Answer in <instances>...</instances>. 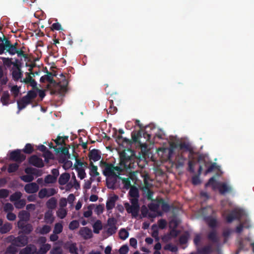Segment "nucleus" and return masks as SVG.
Segmentation results:
<instances>
[{"mask_svg":"<svg viewBox=\"0 0 254 254\" xmlns=\"http://www.w3.org/2000/svg\"><path fill=\"white\" fill-rule=\"evenodd\" d=\"M209 186H211L214 190L218 189L219 193L223 195L231 193L233 191V188L230 185L225 182H216L214 177L210 178L206 183V187Z\"/></svg>","mask_w":254,"mask_h":254,"instance_id":"1","label":"nucleus"},{"mask_svg":"<svg viewBox=\"0 0 254 254\" xmlns=\"http://www.w3.org/2000/svg\"><path fill=\"white\" fill-rule=\"evenodd\" d=\"M131 204L128 202L125 203V207L126 211L129 214H131L132 218H137L140 209V206L138 200L136 199H130Z\"/></svg>","mask_w":254,"mask_h":254,"instance_id":"2","label":"nucleus"},{"mask_svg":"<svg viewBox=\"0 0 254 254\" xmlns=\"http://www.w3.org/2000/svg\"><path fill=\"white\" fill-rule=\"evenodd\" d=\"M4 37V43H0V55L2 54L4 51L8 52L11 55H14L17 52V48L14 45H12L10 41L8 39Z\"/></svg>","mask_w":254,"mask_h":254,"instance_id":"3","label":"nucleus"},{"mask_svg":"<svg viewBox=\"0 0 254 254\" xmlns=\"http://www.w3.org/2000/svg\"><path fill=\"white\" fill-rule=\"evenodd\" d=\"M174 147L173 144H171L170 147L161 148L158 150V154L161 153V155L163 160L167 161L171 159L174 153Z\"/></svg>","mask_w":254,"mask_h":254,"instance_id":"4","label":"nucleus"},{"mask_svg":"<svg viewBox=\"0 0 254 254\" xmlns=\"http://www.w3.org/2000/svg\"><path fill=\"white\" fill-rule=\"evenodd\" d=\"M9 159L10 160L20 163L26 159V156L21 153V150L16 149L12 151L9 154Z\"/></svg>","mask_w":254,"mask_h":254,"instance_id":"5","label":"nucleus"},{"mask_svg":"<svg viewBox=\"0 0 254 254\" xmlns=\"http://www.w3.org/2000/svg\"><path fill=\"white\" fill-rule=\"evenodd\" d=\"M28 243V238L25 235H21L14 238L11 242L13 245L18 247H22L26 246Z\"/></svg>","mask_w":254,"mask_h":254,"instance_id":"6","label":"nucleus"},{"mask_svg":"<svg viewBox=\"0 0 254 254\" xmlns=\"http://www.w3.org/2000/svg\"><path fill=\"white\" fill-rule=\"evenodd\" d=\"M120 165L123 168L127 169L130 167L131 158L126 153L122 152L120 155Z\"/></svg>","mask_w":254,"mask_h":254,"instance_id":"7","label":"nucleus"},{"mask_svg":"<svg viewBox=\"0 0 254 254\" xmlns=\"http://www.w3.org/2000/svg\"><path fill=\"white\" fill-rule=\"evenodd\" d=\"M241 217L242 212L240 211L233 210L226 216L225 219L227 223H230L235 220L240 221Z\"/></svg>","mask_w":254,"mask_h":254,"instance_id":"8","label":"nucleus"},{"mask_svg":"<svg viewBox=\"0 0 254 254\" xmlns=\"http://www.w3.org/2000/svg\"><path fill=\"white\" fill-rule=\"evenodd\" d=\"M114 165L111 163L106 164V167L103 171V174L107 177H119V179H121V177L119 176L114 171Z\"/></svg>","mask_w":254,"mask_h":254,"instance_id":"9","label":"nucleus"},{"mask_svg":"<svg viewBox=\"0 0 254 254\" xmlns=\"http://www.w3.org/2000/svg\"><path fill=\"white\" fill-rule=\"evenodd\" d=\"M8 62L11 63V61L7 59ZM12 64L16 67V69H13L12 72V77L14 80L17 81L22 76V72L20 69V66L17 63H12Z\"/></svg>","mask_w":254,"mask_h":254,"instance_id":"10","label":"nucleus"},{"mask_svg":"<svg viewBox=\"0 0 254 254\" xmlns=\"http://www.w3.org/2000/svg\"><path fill=\"white\" fill-rule=\"evenodd\" d=\"M61 77H63V79L58 82L57 85L60 87L59 90V94H63L67 91V87L68 84V81L66 79L63 73L60 74Z\"/></svg>","mask_w":254,"mask_h":254,"instance_id":"11","label":"nucleus"},{"mask_svg":"<svg viewBox=\"0 0 254 254\" xmlns=\"http://www.w3.org/2000/svg\"><path fill=\"white\" fill-rule=\"evenodd\" d=\"M29 163L38 168H42L44 166L42 159L35 155L29 158Z\"/></svg>","mask_w":254,"mask_h":254,"instance_id":"12","label":"nucleus"},{"mask_svg":"<svg viewBox=\"0 0 254 254\" xmlns=\"http://www.w3.org/2000/svg\"><path fill=\"white\" fill-rule=\"evenodd\" d=\"M151 202L148 205L149 210L154 212H157L159 215H161V212L158 211L160 206V198H156L151 200Z\"/></svg>","mask_w":254,"mask_h":254,"instance_id":"13","label":"nucleus"},{"mask_svg":"<svg viewBox=\"0 0 254 254\" xmlns=\"http://www.w3.org/2000/svg\"><path fill=\"white\" fill-rule=\"evenodd\" d=\"M79 234L84 240L90 239L93 236L91 230L87 227L81 228L79 231Z\"/></svg>","mask_w":254,"mask_h":254,"instance_id":"14","label":"nucleus"},{"mask_svg":"<svg viewBox=\"0 0 254 254\" xmlns=\"http://www.w3.org/2000/svg\"><path fill=\"white\" fill-rule=\"evenodd\" d=\"M47 73L46 75L42 76L40 79V81L41 83H44L46 81H48L50 83L52 84H56L57 83L56 81L53 79V76H56V74H53L51 72L48 71L47 68L46 67Z\"/></svg>","mask_w":254,"mask_h":254,"instance_id":"15","label":"nucleus"},{"mask_svg":"<svg viewBox=\"0 0 254 254\" xmlns=\"http://www.w3.org/2000/svg\"><path fill=\"white\" fill-rule=\"evenodd\" d=\"M39 188V186L36 183H31L25 186L24 190L28 193H34L38 190Z\"/></svg>","mask_w":254,"mask_h":254,"instance_id":"16","label":"nucleus"},{"mask_svg":"<svg viewBox=\"0 0 254 254\" xmlns=\"http://www.w3.org/2000/svg\"><path fill=\"white\" fill-rule=\"evenodd\" d=\"M88 156L90 161L96 162L101 159V152L98 149H93L89 151Z\"/></svg>","mask_w":254,"mask_h":254,"instance_id":"17","label":"nucleus"},{"mask_svg":"<svg viewBox=\"0 0 254 254\" xmlns=\"http://www.w3.org/2000/svg\"><path fill=\"white\" fill-rule=\"evenodd\" d=\"M64 248L68 250L71 254H78V248L76 246V244L75 243L67 242L65 244Z\"/></svg>","mask_w":254,"mask_h":254,"instance_id":"18","label":"nucleus"},{"mask_svg":"<svg viewBox=\"0 0 254 254\" xmlns=\"http://www.w3.org/2000/svg\"><path fill=\"white\" fill-rule=\"evenodd\" d=\"M128 194L130 197H131V199H136L138 201L139 197V190L136 187L132 186L130 187Z\"/></svg>","mask_w":254,"mask_h":254,"instance_id":"19","label":"nucleus"},{"mask_svg":"<svg viewBox=\"0 0 254 254\" xmlns=\"http://www.w3.org/2000/svg\"><path fill=\"white\" fill-rule=\"evenodd\" d=\"M118 198V196L115 195L114 196L111 197L107 200L106 207L108 210H111L115 207V202Z\"/></svg>","mask_w":254,"mask_h":254,"instance_id":"20","label":"nucleus"},{"mask_svg":"<svg viewBox=\"0 0 254 254\" xmlns=\"http://www.w3.org/2000/svg\"><path fill=\"white\" fill-rule=\"evenodd\" d=\"M70 179V175L68 173H64L61 175L59 179V183L61 185H65Z\"/></svg>","mask_w":254,"mask_h":254,"instance_id":"21","label":"nucleus"},{"mask_svg":"<svg viewBox=\"0 0 254 254\" xmlns=\"http://www.w3.org/2000/svg\"><path fill=\"white\" fill-rule=\"evenodd\" d=\"M119 177H107L106 179L107 187L109 189H114L115 188V184L117 182V179Z\"/></svg>","mask_w":254,"mask_h":254,"instance_id":"22","label":"nucleus"},{"mask_svg":"<svg viewBox=\"0 0 254 254\" xmlns=\"http://www.w3.org/2000/svg\"><path fill=\"white\" fill-rule=\"evenodd\" d=\"M35 248V246L30 244L27 245L25 248L21 249L19 254H32V252Z\"/></svg>","mask_w":254,"mask_h":254,"instance_id":"23","label":"nucleus"},{"mask_svg":"<svg viewBox=\"0 0 254 254\" xmlns=\"http://www.w3.org/2000/svg\"><path fill=\"white\" fill-rule=\"evenodd\" d=\"M44 219L47 223L52 224L54 221L53 212L51 210H48L45 213Z\"/></svg>","mask_w":254,"mask_h":254,"instance_id":"24","label":"nucleus"},{"mask_svg":"<svg viewBox=\"0 0 254 254\" xmlns=\"http://www.w3.org/2000/svg\"><path fill=\"white\" fill-rule=\"evenodd\" d=\"M68 136H61L58 135L57 138L54 140V141L57 145H66L65 141L68 140Z\"/></svg>","mask_w":254,"mask_h":254,"instance_id":"25","label":"nucleus"},{"mask_svg":"<svg viewBox=\"0 0 254 254\" xmlns=\"http://www.w3.org/2000/svg\"><path fill=\"white\" fill-rule=\"evenodd\" d=\"M57 201L55 197H51L46 202L47 207L51 210L56 208Z\"/></svg>","mask_w":254,"mask_h":254,"instance_id":"26","label":"nucleus"},{"mask_svg":"<svg viewBox=\"0 0 254 254\" xmlns=\"http://www.w3.org/2000/svg\"><path fill=\"white\" fill-rule=\"evenodd\" d=\"M90 172L89 174L92 177H96L99 175V172L97 171V166L94 165L92 161L90 162Z\"/></svg>","mask_w":254,"mask_h":254,"instance_id":"27","label":"nucleus"},{"mask_svg":"<svg viewBox=\"0 0 254 254\" xmlns=\"http://www.w3.org/2000/svg\"><path fill=\"white\" fill-rule=\"evenodd\" d=\"M160 203L161 209L165 212H169L171 209L170 205L162 198H160Z\"/></svg>","mask_w":254,"mask_h":254,"instance_id":"28","label":"nucleus"},{"mask_svg":"<svg viewBox=\"0 0 254 254\" xmlns=\"http://www.w3.org/2000/svg\"><path fill=\"white\" fill-rule=\"evenodd\" d=\"M113 136L116 138V141L119 145H123L125 143H128L129 142V139L126 138H124L121 135H117V133H115Z\"/></svg>","mask_w":254,"mask_h":254,"instance_id":"29","label":"nucleus"},{"mask_svg":"<svg viewBox=\"0 0 254 254\" xmlns=\"http://www.w3.org/2000/svg\"><path fill=\"white\" fill-rule=\"evenodd\" d=\"M205 221L207 223L209 227L211 228H215L217 226V220L215 218H212L211 216H208L205 218Z\"/></svg>","mask_w":254,"mask_h":254,"instance_id":"30","label":"nucleus"},{"mask_svg":"<svg viewBox=\"0 0 254 254\" xmlns=\"http://www.w3.org/2000/svg\"><path fill=\"white\" fill-rule=\"evenodd\" d=\"M74 167L77 172L78 177L81 179L82 180L85 178L86 174L85 172V170L81 167L78 166H76V164L74 165Z\"/></svg>","mask_w":254,"mask_h":254,"instance_id":"31","label":"nucleus"},{"mask_svg":"<svg viewBox=\"0 0 254 254\" xmlns=\"http://www.w3.org/2000/svg\"><path fill=\"white\" fill-rule=\"evenodd\" d=\"M212 252V248L210 245L204 246V247L198 250V253L199 254H210Z\"/></svg>","mask_w":254,"mask_h":254,"instance_id":"32","label":"nucleus"},{"mask_svg":"<svg viewBox=\"0 0 254 254\" xmlns=\"http://www.w3.org/2000/svg\"><path fill=\"white\" fill-rule=\"evenodd\" d=\"M9 99V94L8 91H4L0 98V101L3 105H7L8 104V100Z\"/></svg>","mask_w":254,"mask_h":254,"instance_id":"33","label":"nucleus"},{"mask_svg":"<svg viewBox=\"0 0 254 254\" xmlns=\"http://www.w3.org/2000/svg\"><path fill=\"white\" fill-rule=\"evenodd\" d=\"M208 239L214 243H217L218 241V239L217 236L216 231L214 230L209 233L207 236Z\"/></svg>","mask_w":254,"mask_h":254,"instance_id":"34","label":"nucleus"},{"mask_svg":"<svg viewBox=\"0 0 254 254\" xmlns=\"http://www.w3.org/2000/svg\"><path fill=\"white\" fill-rule=\"evenodd\" d=\"M22 194L20 191H16L12 194L9 197V200L11 202L16 201L20 199Z\"/></svg>","mask_w":254,"mask_h":254,"instance_id":"35","label":"nucleus"},{"mask_svg":"<svg viewBox=\"0 0 254 254\" xmlns=\"http://www.w3.org/2000/svg\"><path fill=\"white\" fill-rule=\"evenodd\" d=\"M12 228V226L10 223H5L0 227V233L5 234L9 232Z\"/></svg>","mask_w":254,"mask_h":254,"instance_id":"36","label":"nucleus"},{"mask_svg":"<svg viewBox=\"0 0 254 254\" xmlns=\"http://www.w3.org/2000/svg\"><path fill=\"white\" fill-rule=\"evenodd\" d=\"M93 232L95 234H98L100 230L102 229V225L101 221H96L93 225Z\"/></svg>","mask_w":254,"mask_h":254,"instance_id":"37","label":"nucleus"},{"mask_svg":"<svg viewBox=\"0 0 254 254\" xmlns=\"http://www.w3.org/2000/svg\"><path fill=\"white\" fill-rule=\"evenodd\" d=\"M18 217L20 221H26L29 219V214L26 211L22 210L19 213Z\"/></svg>","mask_w":254,"mask_h":254,"instance_id":"38","label":"nucleus"},{"mask_svg":"<svg viewBox=\"0 0 254 254\" xmlns=\"http://www.w3.org/2000/svg\"><path fill=\"white\" fill-rule=\"evenodd\" d=\"M22 151L26 154H30L34 151L33 146L30 143H27Z\"/></svg>","mask_w":254,"mask_h":254,"instance_id":"39","label":"nucleus"},{"mask_svg":"<svg viewBox=\"0 0 254 254\" xmlns=\"http://www.w3.org/2000/svg\"><path fill=\"white\" fill-rule=\"evenodd\" d=\"M119 235L121 239L125 240L128 238L129 233L125 228H122L120 230Z\"/></svg>","mask_w":254,"mask_h":254,"instance_id":"40","label":"nucleus"},{"mask_svg":"<svg viewBox=\"0 0 254 254\" xmlns=\"http://www.w3.org/2000/svg\"><path fill=\"white\" fill-rule=\"evenodd\" d=\"M70 147L69 145H68V147H59L58 148H55V151L59 153L60 151L64 155H68L69 156L70 154L69 153V147Z\"/></svg>","mask_w":254,"mask_h":254,"instance_id":"41","label":"nucleus"},{"mask_svg":"<svg viewBox=\"0 0 254 254\" xmlns=\"http://www.w3.org/2000/svg\"><path fill=\"white\" fill-rule=\"evenodd\" d=\"M63 230V226L62 223H57L55 225L53 232L55 234H60Z\"/></svg>","mask_w":254,"mask_h":254,"instance_id":"42","label":"nucleus"},{"mask_svg":"<svg viewBox=\"0 0 254 254\" xmlns=\"http://www.w3.org/2000/svg\"><path fill=\"white\" fill-rule=\"evenodd\" d=\"M16 246L13 245L12 244L10 246H8L6 250L5 253L10 254H16L18 250L16 247Z\"/></svg>","mask_w":254,"mask_h":254,"instance_id":"43","label":"nucleus"},{"mask_svg":"<svg viewBox=\"0 0 254 254\" xmlns=\"http://www.w3.org/2000/svg\"><path fill=\"white\" fill-rule=\"evenodd\" d=\"M122 180V183L124 185V189L128 190L132 186H131L130 181L129 178H122L121 179Z\"/></svg>","mask_w":254,"mask_h":254,"instance_id":"44","label":"nucleus"},{"mask_svg":"<svg viewBox=\"0 0 254 254\" xmlns=\"http://www.w3.org/2000/svg\"><path fill=\"white\" fill-rule=\"evenodd\" d=\"M25 204H26V200L24 199H20L15 201L14 203L15 207L18 209L22 208L23 207H24V206L25 205Z\"/></svg>","mask_w":254,"mask_h":254,"instance_id":"45","label":"nucleus"},{"mask_svg":"<svg viewBox=\"0 0 254 254\" xmlns=\"http://www.w3.org/2000/svg\"><path fill=\"white\" fill-rule=\"evenodd\" d=\"M51 228L50 226L45 225L39 230V232L42 235L47 234L50 232Z\"/></svg>","mask_w":254,"mask_h":254,"instance_id":"46","label":"nucleus"},{"mask_svg":"<svg viewBox=\"0 0 254 254\" xmlns=\"http://www.w3.org/2000/svg\"><path fill=\"white\" fill-rule=\"evenodd\" d=\"M33 230V227L30 224H27L22 229V232L25 234H30Z\"/></svg>","mask_w":254,"mask_h":254,"instance_id":"47","label":"nucleus"},{"mask_svg":"<svg viewBox=\"0 0 254 254\" xmlns=\"http://www.w3.org/2000/svg\"><path fill=\"white\" fill-rule=\"evenodd\" d=\"M19 167V165L16 163H12L9 165L7 171L8 173H13L16 171Z\"/></svg>","mask_w":254,"mask_h":254,"instance_id":"48","label":"nucleus"},{"mask_svg":"<svg viewBox=\"0 0 254 254\" xmlns=\"http://www.w3.org/2000/svg\"><path fill=\"white\" fill-rule=\"evenodd\" d=\"M164 249L165 250H168L172 252H177L178 250V247L176 246L173 245L172 244H167L164 247Z\"/></svg>","mask_w":254,"mask_h":254,"instance_id":"49","label":"nucleus"},{"mask_svg":"<svg viewBox=\"0 0 254 254\" xmlns=\"http://www.w3.org/2000/svg\"><path fill=\"white\" fill-rule=\"evenodd\" d=\"M131 136L133 142L140 143L139 140L142 137L141 132L140 131H138L136 133H132Z\"/></svg>","mask_w":254,"mask_h":254,"instance_id":"50","label":"nucleus"},{"mask_svg":"<svg viewBox=\"0 0 254 254\" xmlns=\"http://www.w3.org/2000/svg\"><path fill=\"white\" fill-rule=\"evenodd\" d=\"M44 181L46 184H53L55 183L57 180L52 175H48L45 178Z\"/></svg>","mask_w":254,"mask_h":254,"instance_id":"51","label":"nucleus"},{"mask_svg":"<svg viewBox=\"0 0 254 254\" xmlns=\"http://www.w3.org/2000/svg\"><path fill=\"white\" fill-rule=\"evenodd\" d=\"M20 179L25 182L30 183L34 180V177L33 175H26L21 176Z\"/></svg>","mask_w":254,"mask_h":254,"instance_id":"52","label":"nucleus"},{"mask_svg":"<svg viewBox=\"0 0 254 254\" xmlns=\"http://www.w3.org/2000/svg\"><path fill=\"white\" fill-rule=\"evenodd\" d=\"M50 249L51 245L49 244H46L43 245L39 249V250L41 251L42 254H45Z\"/></svg>","mask_w":254,"mask_h":254,"instance_id":"53","label":"nucleus"},{"mask_svg":"<svg viewBox=\"0 0 254 254\" xmlns=\"http://www.w3.org/2000/svg\"><path fill=\"white\" fill-rule=\"evenodd\" d=\"M79 226V224L77 220H73L69 224V229L73 230L78 228Z\"/></svg>","mask_w":254,"mask_h":254,"instance_id":"54","label":"nucleus"},{"mask_svg":"<svg viewBox=\"0 0 254 254\" xmlns=\"http://www.w3.org/2000/svg\"><path fill=\"white\" fill-rule=\"evenodd\" d=\"M9 194V190L7 189H0V198H5Z\"/></svg>","mask_w":254,"mask_h":254,"instance_id":"55","label":"nucleus"},{"mask_svg":"<svg viewBox=\"0 0 254 254\" xmlns=\"http://www.w3.org/2000/svg\"><path fill=\"white\" fill-rule=\"evenodd\" d=\"M245 227L246 228H249L250 226L245 225V223H241L239 225L236 227V232L238 234L241 233L243 230V228Z\"/></svg>","mask_w":254,"mask_h":254,"instance_id":"56","label":"nucleus"},{"mask_svg":"<svg viewBox=\"0 0 254 254\" xmlns=\"http://www.w3.org/2000/svg\"><path fill=\"white\" fill-rule=\"evenodd\" d=\"M38 196L40 198H44L47 197V189L44 188L41 189L38 193Z\"/></svg>","mask_w":254,"mask_h":254,"instance_id":"57","label":"nucleus"},{"mask_svg":"<svg viewBox=\"0 0 254 254\" xmlns=\"http://www.w3.org/2000/svg\"><path fill=\"white\" fill-rule=\"evenodd\" d=\"M51 254H62L63 250L60 247H54L50 252Z\"/></svg>","mask_w":254,"mask_h":254,"instance_id":"58","label":"nucleus"},{"mask_svg":"<svg viewBox=\"0 0 254 254\" xmlns=\"http://www.w3.org/2000/svg\"><path fill=\"white\" fill-rule=\"evenodd\" d=\"M109 112L112 114L115 113L117 110L116 107L113 106V101L112 100H109Z\"/></svg>","mask_w":254,"mask_h":254,"instance_id":"59","label":"nucleus"},{"mask_svg":"<svg viewBox=\"0 0 254 254\" xmlns=\"http://www.w3.org/2000/svg\"><path fill=\"white\" fill-rule=\"evenodd\" d=\"M35 171L39 172V170L33 168L28 167L25 169V172L27 175H33V174L35 173Z\"/></svg>","mask_w":254,"mask_h":254,"instance_id":"60","label":"nucleus"},{"mask_svg":"<svg viewBox=\"0 0 254 254\" xmlns=\"http://www.w3.org/2000/svg\"><path fill=\"white\" fill-rule=\"evenodd\" d=\"M66 215L67 212L64 209H61L57 212V215L61 219H64Z\"/></svg>","mask_w":254,"mask_h":254,"instance_id":"61","label":"nucleus"},{"mask_svg":"<svg viewBox=\"0 0 254 254\" xmlns=\"http://www.w3.org/2000/svg\"><path fill=\"white\" fill-rule=\"evenodd\" d=\"M3 210L5 212H9L13 210V205L10 203H6L3 207Z\"/></svg>","mask_w":254,"mask_h":254,"instance_id":"62","label":"nucleus"},{"mask_svg":"<svg viewBox=\"0 0 254 254\" xmlns=\"http://www.w3.org/2000/svg\"><path fill=\"white\" fill-rule=\"evenodd\" d=\"M192 184L194 185H197L200 184L201 181L199 179V176L194 175L191 179Z\"/></svg>","mask_w":254,"mask_h":254,"instance_id":"63","label":"nucleus"},{"mask_svg":"<svg viewBox=\"0 0 254 254\" xmlns=\"http://www.w3.org/2000/svg\"><path fill=\"white\" fill-rule=\"evenodd\" d=\"M188 236L187 235H182L179 238V243L181 245L186 244L188 242Z\"/></svg>","mask_w":254,"mask_h":254,"instance_id":"64","label":"nucleus"}]
</instances>
